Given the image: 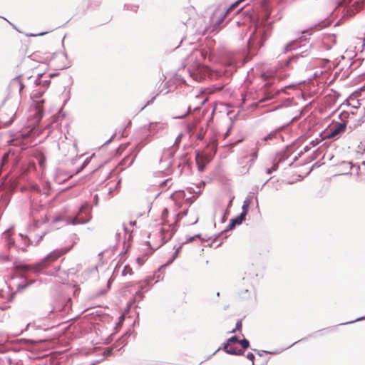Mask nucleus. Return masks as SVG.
Returning <instances> with one entry per match:
<instances>
[{
	"label": "nucleus",
	"instance_id": "nucleus-1",
	"mask_svg": "<svg viewBox=\"0 0 365 365\" xmlns=\"http://www.w3.org/2000/svg\"><path fill=\"white\" fill-rule=\"evenodd\" d=\"M168 210L164 209L162 212L161 217L163 220V227L161 229L160 232L158 234L150 235L148 243L153 250H156L161 247L165 242L171 239L174 232V225L177 222V215L173 221L168 219Z\"/></svg>",
	"mask_w": 365,
	"mask_h": 365
},
{
	"label": "nucleus",
	"instance_id": "nucleus-2",
	"mask_svg": "<svg viewBox=\"0 0 365 365\" xmlns=\"http://www.w3.org/2000/svg\"><path fill=\"white\" fill-rule=\"evenodd\" d=\"M73 247V245L58 248L48 254L41 262H38L41 270L48 268L61 257L68 253Z\"/></svg>",
	"mask_w": 365,
	"mask_h": 365
},
{
	"label": "nucleus",
	"instance_id": "nucleus-3",
	"mask_svg": "<svg viewBox=\"0 0 365 365\" xmlns=\"http://www.w3.org/2000/svg\"><path fill=\"white\" fill-rule=\"evenodd\" d=\"M14 269L17 272H37L41 270L38 263L34 264H15Z\"/></svg>",
	"mask_w": 365,
	"mask_h": 365
},
{
	"label": "nucleus",
	"instance_id": "nucleus-4",
	"mask_svg": "<svg viewBox=\"0 0 365 365\" xmlns=\"http://www.w3.org/2000/svg\"><path fill=\"white\" fill-rule=\"evenodd\" d=\"M346 125L345 123H340L334 125L329 129V133L324 138H335L342 133H344L346 130Z\"/></svg>",
	"mask_w": 365,
	"mask_h": 365
},
{
	"label": "nucleus",
	"instance_id": "nucleus-5",
	"mask_svg": "<svg viewBox=\"0 0 365 365\" xmlns=\"http://www.w3.org/2000/svg\"><path fill=\"white\" fill-rule=\"evenodd\" d=\"M34 102L36 108V118L40 119L42 117L43 103L45 102V99L42 98V96H35L34 97Z\"/></svg>",
	"mask_w": 365,
	"mask_h": 365
},
{
	"label": "nucleus",
	"instance_id": "nucleus-6",
	"mask_svg": "<svg viewBox=\"0 0 365 365\" xmlns=\"http://www.w3.org/2000/svg\"><path fill=\"white\" fill-rule=\"evenodd\" d=\"M196 163L200 171H203L206 165L210 161V157L203 153H197L195 156Z\"/></svg>",
	"mask_w": 365,
	"mask_h": 365
},
{
	"label": "nucleus",
	"instance_id": "nucleus-7",
	"mask_svg": "<svg viewBox=\"0 0 365 365\" xmlns=\"http://www.w3.org/2000/svg\"><path fill=\"white\" fill-rule=\"evenodd\" d=\"M78 272L77 267H73L69 269L67 272L63 271L61 273H59L57 277L59 279V282L62 283H66L68 281V274H75Z\"/></svg>",
	"mask_w": 365,
	"mask_h": 365
},
{
	"label": "nucleus",
	"instance_id": "nucleus-8",
	"mask_svg": "<svg viewBox=\"0 0 365 365\" xmlns=\"http://www.w3.org/2000/svg\"><path fill=\"white\" fill-rule=\"evenodd\" d=\"M224 350L228 354L235 355H242L244 353L243 349H238L235 346V344L228 342L224 345Z\"/></svg>",
	"mask_w": 365,
	"mask_h": 365
},
{
	"label": "nucleus",
	"instance_id": "nucleus-9",
	"mask_svg": "<svg viewBox=\"0 0 365 365\" xmlns=\"http://www.w3.org/2000/svg\"><path fill=\"white\" fill-rule=\"evenodd\" d=\"M243 208H244V211L239 216H237V217H235V219H233L232 220V222L230 225V226L231 227H235V225L241 224L242 222V221L245 220V216H246L247 212V210L245 208V206H244Z\"/></svg>",
	"mask_w": 365,
	"mask_h": 365
},
{
	"label": "nucleus",
	"instance_id": "nucleus-10",
	"mask_svg": "<svg viewBox=\"0 0 365 365\" xmlns=\"http://www.w3.org/2000/svg\"><path fill=\"white\" fill-rule=\"evenodd\" d=\"M166 126H167V125L165 123H158V122L151 123H150V125H149V130L151 133H154L159 130H164L166 128Z\"/></svg>",
	"mask_w": 365,
	"mask_h": 365
},
{
	"label": "nucleus",
	"instance_id": "nucleus-11",
	"mask_svg": "<svg viewBox=\"0 0 365 365\" xmlns=\"http://www.w3.org/2000/svg\"><path fill=\"white\" fill-rule=\"evenodd\" d=\"M58 57H62V55L54 53L50 57H47L44 61L43 63H47L48 65H51L52 66H57L56 63H55V59Z\"/></svg>",
	"mask_w": 365,
	"mask_h": 365
},
{
	"label": "nucleus",
	"instance_id": "nucleus-12",
	"mask_svg": "<svg viewBox=\"0 0 365 365\" xmlns=\"http://www.w3.org/2000/svg\"><path fill=\"white\" fill-rule=\"evenodd\" d=\"M217 138L216 134H214L213 136L210 138V143L207 145V147L210 148L214 153L216 152L217 145Z\"/></svg>",
	"mask_w": 365,
	"mask_h": 365
},
{
	"label": "nucleus",
	"instance_id": "nucleus-13",
	"mask_svg": "<svg viewBox=\"0 0 365 365\" xmlns=\"http://www.w3.org/2000/svg\"><path fill=\"white\" fill-rule=\"evenodd\" d=\"M132 274H133L132 268L129 265L125 266L124 269L122 272V274L123 276H127V275H131Z\"/></svg>",
	"mask_w": 365,
	"mask_h": 365
},
{
	"label": "nucleus",
	"instance_id": "nucleus-14",
	"mask_svg": "<svg viewBox=\"0 0 365 365\" xmlns=\"http://www.w3.org/2000/svg\"><path fill=\"white\" fill-rule=\"evenodd\" d=\"M147 259H148V255H145L142 257H138L136 261H137L138 264L140 266H141L145 263V262L147 260Z\"/></svg>",
	"mask_w": 365,
	"mask_h": 365
},
{
	"label": "nucleus",
	"instance_id": "nucleus-15",
	"mask_svg": "<svg viewBox=\"0 0 365 365\" xmlns=\"http://www.w3.org/2000/svg\"><path fill=\"white\" fill-rule=\"evenodd\" d=\"M242 327V320H239L236 323L235 328L231 331V333H235L237 331H240Z\"/></svg>",
	"mask_w": 365,
	"mask_h": 365
},
{
	"label": "nucleus",
	"instance_id": "nucleus-16",
	"mask_svg": "<svg viewBox=\"0 0 365 365\" xmlns=\"http://www.w3.org/2000/svg\"><path fill=\"white\" fill-rule=\"evenodd\" d=\"M239 344H241V346L243 348V349L248 348L249 346H250L249 341L245 339H242V340H240Z\"/></svg>",
	"mask_w": 365,
	"mask_h": 365
},
{
	"label": "nucleus",
	"instance_id": "nucleus-17",
	"mask_svg": "<svg viewBox=\"0 0 365 365\" xmlns=\"http://www.w3.org/2000/svg\"><path fill=\"white\" fill-rule=\"evenodd\" d=\"M9 156V153H4V155H3L2 159H1V165H2L8 162Z\"/></svg>",
	"mask_w": 365,
	"mask_h": 365
},
{
	"label": "nucleus",
	"instance_id": "nucleus-18",
	"mask_svg": "<svg viewBox=\"0 0 365 365\" xmlns=\"http://www.w3.org/2000/svg\"><path fill=\"white\" fill-rule=\"evenodd\" d=\"M240 340H238V339H237L236 336H232V337L230 338V339L227 340V342H228V343H230H230H232V344H237V343H240Z\"/></svg>",
	"mask_w": 365,
	"mask_h": 365
},
{
	"label": "nucleus",
	"instance_id": "nucleus-19",
	"mask_svg": "<svg viewBox=\"0 0 365 365\" xmlns=\"http://www.w3.org/2000/svg\"><path fill=\"white\" fill-rule=\"evenodd\" d=\"M275 135H276V134H275L274 133H270V134L267 135L266 137H264L263 140H264V141H267V140H271V139H272L274 137H275Z\"/></svg>",
	"mask_w": 365,
	"mask_h": 365
},
{
	"label": "nucleus",
	"instance_id": "nucleus-20",
	"mask_svg": "<svg viewBox=\"0 0 365 365\" xmlns=\"http://www.w3.org/2000/svg\"><path fill=\"white\" fill-rule=\"evenodd\" d=\"M242 1H237L235 3L232 4L230 8L228 9L227 11H230L231 10L234 9Z\"/></svg>",
	"mask_w": 365,
	"mask_h": 365
},
{
	"label": "nucleus",
	"instance_id": "nucleus-21",
	"mask_svg": "<svg viewBox=\"0 0 365 365\" xmlns=\"http://www.w3.org/2000/svg\"><path fill=\"white\" fill-rule=\"evenodd\" d=\"M247 358L248 359H250L252 362V365H254V359H255V356L252 353H248L247 354Z\"/></svg>",
	"mask_w": 365,
	"mask_h": 365
},
{
	"label": "nucleus",
	"instance_id": "nucleus-22",
	"mask_svg": "<svg viewBox=\"0 0 365 365\" xmlns=\"http://www.w3.org/2000/svg\"><path fill=\"white\" fill-rule=\"evenodd\" d=\"M231 131V127L227 129L226 133H225V138L230 135Z\"/></svg>",
	"mask_w": 365,
	"mask_h": 365
},
{
	"label": "nucleus",
	"instance_id": "nucleus-23",
	"mask_svg": "<svg viewBox=\"0 0 365 365\" xmlns=\"http://www.w3.org/2000/svg\"><path fill=\"white\" fill-rule=\"evenodd\" d=\"M231 131V127L227 129L226 133H225V138L230 135Z\"/></svg>",
	"mask_w": 365,
	"mask_h": 365
},
{
	"label": "nucleus",
	"instance_id": "nucleus-24",
	"mask_svg": "<svg viewBox=\"0 0 365 365\" xmlns=\"http://www.w3.org/2000/svg\"><path fill=\"white\" fill-rule=\"evenodd\" d=\"M26 286L27 285H19L17 289L18 290L24 289H25L26 287Z\"/></svg>",
	"mask_w": 365,
	"mask_h": 365
},
{
	"label": "nucleus",
	"instance_id": "nucleus-25",
	"mask_svg": "<svg viewBox=\"0 0 365 365\" xmlns=\"http://www.w3.org/2000/svg\"><path fill=\"white\" fill-rule=\"evenodd\" d=\"M202 69L205 73H207L209 71V68L207 66H203Z\"/></svg>",
	"mask_w": 365,
	"mask_h": 365
},
{
	"label": "nucleus",
	"instance_id": "nucleus-26",
	"mask_svg": "<svg viewBox=\"0 0 365 365\" xmlns=\"http://www.w3.org/2000/svg\"><path fill=\"white\" fill-rule=\"evenodd\" d=\"M57 120V117L56 115H53L51 117V123H54Z\"/></svg>",
	"mask_w": 365,
	"mask_h": 365
},
{
	"label": "nucleus",
	"instance_id": "nucleus-27",
	"mask_svg": "<svg viewBox=\"0 0 365 365\" xmlns=\"http://www.w3.org/2000/svg\"><path fill=\"white\" fill-rule=\"evenodd\" d=\"M44 162H45V159H41L39 162L40 165L43 166Z\"/></svg>",
	"mask_w": 365,
	"mask_h": 365
},
{
	"label": "nucleus",
	"instance_id": "nucleus-28",
	"mask_svg": "<svg viewBox=\"0 0 365 365\" xmlns=\"http://www.w3.org/2000/svg\"><path fill=\"white\" fill-rule=\"evenodd\" d=\"M3 292H4L3 290L0 289V298H2L4 297Z\"/></svg>",
	"mask_w": 365,
	"mask_h": 365
},
{
	"label": "nucleus",
	"instance_id": "nucleus-29",
	"mask_svg": "<svg viewBox=\"0 0 365 365\" xmlns=\"http://www.w3.org/2000/svg\"><path fill=\"white\" fill-rule=\"evenodd\" d=\"M202 56L205 58V52L204 51H201Z\"/></svg>",
	"mask_w": 365,
	"mask_h": 365
},
{
	"label": "nucleus",
	"instance_id": "nucleus-30",
	"mask_svg": "<svg viewBox=\"0 0 365 365\" xmlns=\"http://www.w3.org/2000/svg\"><path fill=\"white\" fill-rule=\"evenodd\" d=\"M130 225H136V222L135 221L130 222Z\"/></svg>",
	"mask_w": 365,
	"mask_h": 365
},
{
	"label": "nucleus",
	"instance_id": "nucleus-31",
	"mask_svg": "<svg viewBox=\"0 0 365 365\" xmlns=\"http://www.w3.org/2000/svg\"><path fill=\"white\" fill-rule=\"evenodd\" d=\"M318 143H319V142L314 141V142L312 143V144H313V145H317V144H318Z\"/></svg>",
	"mask_w": 365,
	"mask_h": 365
},
{
	"label": "nucleus",
	"instance_id": "nucleus-32",
	"mask_svg": "<svg viewBox=\"0 0 365 365\" xmlns=\"http://www.w3.org/2000/svg\"><path fill=\"white\" fill-rule=\"evenodd\" d=\"M318 143H319V142L314 141V142L312 143V144H313V145H317V144H318Z\"/></svg>",
	"mask_w": 365,
	"mask_h": 365
},
{
	"label": "nucleus",
	"instance_id": "nucleus-33",
	"mask_svg": "<svg viewBox=\"0 0 365 365\" xmlns=\"http://www.w3.org/2000/svg\"><path fill=\"white\" fill-rule=\"evenodd\" d=\"M198 138L202 139V135H200V136H198Z\"/></svg>",
	"mask_w": 365,
	"mask_h": 365
},
{
	"label": "nucleus",
	"instance_id": "nucleus-34",
	"mask_svg": "<svg viewBox=\"0 0 365 365\" xmlns=\"http://www.w3.org/2000/svg\"><path fill=\"white\" fill-rule=\"evenodd\" d=\"M198 138L202 139V135H200V136H198Z\"/></svg>",
	"mask_w": 365,
	"mask_h": 365
},
{
	"label": "nucleus",
	"instance_id": "nucleus-35",
	"mask_svg": "<svg viewBox=\"0 0 365 365\" xmlns=\"http://www.w3.org/2000/svg\"><path fill=\"white\" fill-rule=\"evenodd\" d=\"M84 208H85V207L82 206L81 208V211H82Z\"/></svg>",
	"mask_w": 365,
	"mask_h": 365
}]
</instances>
